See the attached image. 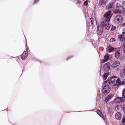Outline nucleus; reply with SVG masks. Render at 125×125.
Masks as SVG:
<instances>
[{
	"mask_svg": "<svg viewBox=\"0 0 125 125\" xmlns=\"http://www.w3.org/2000/svg\"><path fill=\"white\" fill-rule=\"evenodd\" d=\"M123 34L125 36V28H124L123 30Z\"/></svg>",
	"mask_w": 125,
	"mask_h": 125,
	"instance_id": "nucleus-25",
	"label": "nucleus"
},
{
	"mask_svg": "<svg viewBox=\"0 0 125 125\" xmlns=\"http://www.w3.org/2000/svg\"><path fill=\"white\" fill-rule=\"evenodd\" d=\"M100 26L102 28L104 27L105 29L108 30L110 28L111 25L109 22H107L106 23L104 22H102L101 23Z\"/></svg>",
	"mask_w": 125,
	"mask_h": 125,
	"instance_id": "nucleus-2",
	"label": "nucleus"
},
{
	"mask_svg": "<svg viewBox=\"0 0 125 125\" xmlns=\"http://www.w3.org/2000/svg\"><path fill=\"white\" fill-rule=\"evenodd\" d=\"M103 118V119H104V118H105L103 117V118Z\"/></svg>",
	"mask_w": 125,
	"mask_h": 125,
	"instance_id": "nucleus-42",
	"label": "nucleus"
},
{
	"mask_svg": "<svg viewBox=\"0 0 125 125\" xmlns=\"http://www.w3.org/2000/svg\"><path fill=\"white\" fill-rule=\"evenodd\" d=\"M123 21L122 17L120 16L117 15L114 19V21L117 23H121Z\"/></svg>",
	"mask_w": 125,
	"mask_h": 125,
	"instance_id": "nucleus-5",
	"label": "nucleus"
},
{
	"mask_svg": "<svg viewBox=\"0 0 125 125\" xmlns=\"http://www.w3.org/2000/svg\"><path fill=\"white\" fill-rule=\"evenodd\" d=\"M123 6H124L125 7V1L123 2Z\"/></svg>",
	"mask_w": 125,
	"mask_h": 125,
	"instance_id": "nucleus-35",
	"label": "nucleus"
},
{
	"mask_svg": "<svg viewBox=\"0 0 125 125\" xmlns=\"http://www.w3.org/2000/svg\"><path fill=\"white\" fill-rule=\"evenodd\" d=\"M124 51L125 53V47H124Z\"/></svg>",
	"mask_w": 125,
	"mask_h": 125,
	"instance_id": "nucleus-39",
	"label": "nucleus"
},
{
	"mask_svg": "<svg viewBox=\"0 0 125 125\" xmlns=\"http://www.w3.org/2000/svg\"><path fill=\"white\" fill-rule=\"evenodd\" d=\"M119 98L120 102H122V101L125 100V97H120Z\"/></svg>",
	"mask_w": 125,
	"mask_h": 125,
	"instance_id": "nucleus-21",
	"label": "nucleus"
},
{
	"mask_svg": "<svg viewBox=\"0 0 125 125\" xmlns=\"http://www.w3.org/2000/svg\"><path fill=\"white\" fill-rule=\"evenodd\" d=\"M125 26V23H123L122 24V26Z\"/></svg>",
	"mask_w": 125,
	"mask_h": 125,
	"instance_id": "nucleus-40",
	"label": "nucleus"
},
{
	"mask_svg": "<svg viewBox=\"0 0 125 125\" xmlns=\"http://www.w3.org/2000/svg\"><path fill=\"white\" fill-rule=\"evenodd\" d=\"M103 2L102 0H100L98 2V4L99 6L102 5L103 4Z\"/></svg>",
	"mask_w": 125,
	"mask_h": 125,
	"instance_id": "nucleus-23",
	"label": "nucleus"
},
{
	"mask_svg": "<svg viewBox=\"0 0 125 125\" xmlns=\"http://www.w3.org/2000/svg\"><path fill=\"white\" fill-rule=\"evenodd\" d=\"M120 64V62L118 61H115L112 64L111 67L113 68L116 67L118 66Z\"/></svg>",
	"mask_w": 125,
	"mask_h": 125,
	"instance_id": "nucleus-9",
	"label": "nucleus"
},
{
	"mask_svg": "<svg viewBox=\"0 0 125 125\" xmlns=\"http://www.w3.org/2000/svg\"><path fill=\"white\" fill-rule=\"evenodd\" d=\"M111 11H109L106 12L104 15V17L105 18V20L107 22H108L110 21V18L112 16L111 13Z\"/></svg>",
	"mask_w": 125,
	"mask_h": 125,
	"instance_id": "nucleus-3",
	"label": "nucleus"
},
{
	"mask_svg": "<svg viewBox=\"0 0 125 125\" xmlns=\"http://www.w3.org/2000/svg\"><path fill=\"white\" fill-rule=\"evenodd\" d=\"M112 97V95H108L106 98L105 100V102H107L109 100L111 99Z\"/></svg>",
	"mask_w": 125,
	"mask_h": 125,
	"instance_id": "nucleus-15",
	"label": "nucleus"
},
{
	"mask_svg": "<svg viewBox=\"0 0 125 125\" xmlns=\"http://www.w3.org/2000/svg\"><path fill=\"white\" fill-rule=\"evenodd\" d=\"M116 6V7H119L120 6V4L119 3H117Z\"/></svg>",
	"mask_w": 125,
	"mask_h": 125,
	"instance_id": "nucleus-32",
	"label": "nucleus"
},
{
	"mask_svg": "<svg viewBox=\"0 0 125 125\" xmlns=\"http://www.w3.org/2000/svg\"><path fill=\"white\" fill-rule=\"evenodd\" d=\"M109 56L110 55L109 54H107L104 56L103 59L102 60L103 63H104L107 61L109 57Z\"/></svg>",
	"mask_w": 125,
	"mask_h": 125,
	"instance_id": "nucleus-11",
	"label": "nucleus"
},
{
	"mask_svg": "<svg viewBox=\"0 0 125 125\" xmlns=\"http://www.w3.org/2000/svg\"><path fill=\"white\" fill-rule=\"evenodd\" d=\"M115 39L114 38H111L110 39V42H112L115 41Z\"/></svg>",
	"mask_w": 125,
	"mask_h": 125,
	"instance_id": "nucleus-24",
	"label": "nucleus"
},
{
	"mask_svg": "<svg viewBox=\"0 0 125 125\" xmlns=\"http://www.w3.org/2000/svg\"><path fill=\"white\" fill-rule=\"evenodd\" d=\"M110 88L108 85H106L104 86L103 90V92L104 94H108L110 91Z\"/></svg>",
	"mask_w": 125,
	"mask_h": 125,
	"instance_id": "nucleus-4",
	"label": "nucleus"
},
{
	"mask_svg": "<svg viewBox=\"0 0 125 125\" xmlns=\"http://www.w3.org/2000/svg\"><path fill=\"white\" fill-rule=\"evenodd\" d=\"M107 80L109 84L114 86H115L117 85H122L125 84V81L121 82L119 79L117 78L115 76H113L110 78L109 77Z\"/></svg>",
	"mask_w": 125,
	"mask_h": 125,
	"instance_id": "nucleus-1",
	"label": "nucleus"
},
{
	"mask_svg": "<svg viewBox=\"0 0 125 125\" xmlns=\"http://www.w3.org/2000/svg\"><path fill=\"white\" fill-rule=\"evenodd\" d=\"M27 52L24 51L21 55V58L22 60L25 59L27 57Z\"/></svg>",
	"mask_w": 125,
	"mask_h": 125,
	"instance_id": "nucleus-10",
	"label": "nucleus"
},
{
	"mask_svg": "<svg viewBox=\"0 0 125 125\" xmlns=\"http://www.w3.org/2000/svg\"><path fill=\"white\" fill-rule=\"evenodd\" d=\"M118 109V106H116L115 108V109L116 110H117Z\"/></svg>",
	"mask_w": 125,
	"mask_h": 125,
	"instance_id": "nucleus-36",
	"label": "nucleus"
},
{
	"mask_svg": "<svg viewBox=\"0 0 125 125\" xmlns=\"http://www.w3.org/2000/svg\"><path fill=\"white\" fill-rule=\"evenodd\" d=\"M124 47H125V41L123 43Z\"/></svg>",
	"mask_w": 125,
	"mask_h": 125,
	"instance_id": "nucleus-38",
	"label": "nucleus"
},
{
	"mask_svg": "<svg viewBox=\"0 0 125 125\" xmlns=\"http://www.w3.org/2000/svg\"><path fill=\"white\" fill-rule=\"evenodd\" d=\"M110 64L109 62L106 63L104 65V70L106 72H108L110 69Z\"/></svg>",
	"mask_w": 125,
	"mask_h": 125,
	"instance_id": "nucleus-6",
	"label": "nucleus"
},
{
	"mask_svg": "<svg viewBox=\"0 0 125 125\" xmlns=\"http://www.w3.org/2000/svg\"><path fill=\"white\" fill-rule=\"evenodd\" d=\"M113 13L115 14H120L122 12V11L120 9H116L113 11Z\"/></svg>",
	"mask_w": 125,
	"mask_h": 125,
	"instance_id": "nucleus-12",
	"label": "nucleus"
},
{
	"mask_svg": "<svg viewBox=\"0 0 125 125\" xmlns=\"http://www.w3.org/2000/svg\"><path fill=\"white\" fill-rule=\"evenodd\" d=\"M72 58L71 56H69V57H67L66 58V59L67 60H68L69 59H70V58Z\"/></svg>",
	"mask_w": 125,
	"mask_h": 125,
	"instance_id": "nucleus-34",
	"label": "nucleus"
},
{
	"mask_svg": "<svg viewBox=\"0 0 125 125\" xmlns=\"http://www.w3.org/2000/svg\"><path fill=\"white\" fill-rule=\"evenodd\" d=\"M117 118V119H119L120 118H119V117H118V118Z\"/></svg>",
	"mask_w": 125,
	"mask_h": 125,
	"instance_id": "nucleus-41",
	"label": "nucleus"
},
{
	"mask_svg": "<svg viewBox=\"0 0 125 125\" xmlns=\"http://www.w3.org/2000/svg\"><path fill=\"white\" fill-rule=\"evenodd\" d=\"M123 110L124 112L125 113V104L123 106Z\"/></svg>",
	"mask_w": 125,
	"mask_h": 125,
	"instance_id": "nucleus-30",
	"label": "nucleus"
},
{
	"mask_svg": "<svg viewBox=\"0 0 125 125\" xmlns=\"http://www.w3.org/2000/svg\"><path fill=\"white\" fill-rule=\"evenodd\" d=\"M39 1V0H34V4H36Z\"/></svg>",
	"mask_w": 125,
	"mask_h": 125,
	"instance_id": "nucleus-31",
	"label": "nucleus"
},
{
	"mask_svg": "<svg viewBox=\"0 0 125 125\" xmlns=\"http://www.w3.org/2000/svg\"><path fill=\"white\" fill-rule=\"evenodd\" d=\"M96 113L100 116H102V114L100 110H97L96 111Z\"/></svg>",
	"mask_w": 125,
	"mask_h": 125,
	"instance_id": "nucleus-20",
	"label": "nucleus"
},
{
	"mask_svg": "<svg viewBox=\"0 0 125 125\" xmlns=\"http://www.w3.org/2000/svg\"><path fill=\"white\" fill-rule=\"evenodd\" d=\"M122 92L123 96L125 97V88L123 89Z\"/></svg>",
	"mask_w": 125,
	"mask_h": 125,
	"instance_id": "nucleus-22",
	"label": "nucleus"
},
{
	"mask_svg": "<svg viewBox=\"0 0 125 125\" xmlns=\"http://www.w3.org/2000/svg\"><path fill=\"white\" fill-rule=\"evenodd\" d=\"M107 49L109 52H111L114 50V48L112 46L110 45L108 47Z\"/></svg>",
	"mask_w": 125,
	"mask_h": 125,
	"instance_id": "nucleus-16",
	"label": "nucleus"
},
{
	"mask_svg": "<svg viewBox=\"0 0 125 125\" xmlns=\"http://www.w3.org/2000/svg\"><path fill=\"white\" fill-rule=\"evenodd\" d=\"M118 40L121 42L124 41L125 39V38L122 35H119L118 36Z\"/></svg>",
	"mask_w": 125,
	"mask_h": 125,
	"instance_id": "nucleus-13",
	"label": "nucleus"
},
{
	"mask_svg": "<svg viewBox=\"0 0 125 125\" xmlns=\"http://www.w3.org/2000/svg\"><path fill=\"white\" fill-rule=\"evenodd\" d=\"M115 26H112V28L111 29V31H113L115 30Z\"/></svg>",
	"mask_w": 125,
	"mask_h": 125,
	"instance_id": "nucleus-29",
	"label": "nucleus"
},
{
	"mask_svg": "<svg viewBox=\"0 0 125 125\" xmlns=\"http://www.w3.org/2000/svg\"><path fill=\"white\" fill-rule=\"evenodd\" d=\"M122 51L120 50H118L115 53V57L117 58H119L121 56Z\"/></svg>",
	"mask_w": 125,
	"mask_h": 125,
	"instance_id": "nucleus-8",
	"label": "nucleus"
},
{
	"mask_svg": "<svg viewBox=\"0 0 125 125\" xmlns=\"http://www.w3.org/2000/svg\"><path fill=\"white\" fill-rule=\"evenodd\" d=\"M84 4L85 6H87L88 5V4L87 1L86 0L84 2Z\"/></svg>",
	"mask_w": 125,
	"mask_h": 125,
	"instance_id": "nucleus-28",
	"label": "nucleus"
},
{
	"mask_svg": "<svg viewBox=\"0 0 125 125\" xmlns=\"http://www.w3.org/2000/svg\"><path fill=\"white\" fill-rule=\"evenodd\" d=\"M114 5L113 2H111L107 5L106 6V8L108 10H110L113 8Z\"/></svg>",
	"mask_w": 125,
	"mask_h": 125,
	"instance_id": "nucleus-7",
	"label": "nucleus"
},
{
	"mask_svg": "<svg viewBox=\"0 0 125 125\" xmlns=\"http://www.w3.org/2000/svg\"><path fill=\"white\" fill-rule=\"evenodd\" d=\"M109 74V73H104L103 76V77L104 79L106 80Z\"/></svg>",
	"mask_w": 125,
	"mask_h": 125,
	"instance_id": "nucleus-17",
	"label": "nucleus"
},
{
	"mask_svg": "<svg viewBox=\"0 0 125 125\" xmlns=\"http://www.w3.org/2000/svg\"><path fill=\"white\" fill-rule=\"evenodd\" d=\"M81 3V2L80 1H78L77 3H76L77 4H80Z\"/></svg>",
	"mask_w": 125,
	"mask_h": 125,
	"instance_id": "nucleus-37",
	"label": "nucleus"
},
{
	"mask_svg": "<svg viewBox=\"0 0 125 125\" xmlns=\"http://www.w3.org/2000/svg\"><path fill=\"white\" fill-rule=\"evenodd\" d=\"M121 114L119 112L116 113L115 114V117H121Z\"/></svg>",
	"mask_w": 125,
	"mask_h": 125,
	"instance_id": "nucleus-18",
	"label": "nucleus"
},
{
	"mask_svg": "<svg viewBox=\"0 0 125 125\" xmlns=\"http://www.w3.org/2000/svg\"><path fill=\"white\" fill-rule=\"evenodd\" d=\"M102 0L103 2V3L104 4H106L107 1V0Z\"/></svg>",
	"mask_w": 125,
	"mask_h": 125,
	"instance_id": "nucleus-27",
	"label": "nucleus"
},
{
	"mask_svg": "<svg viewBox=\"0 0 125 125\" xmlns=\"http://www.w3.org/2000/svg\"><path fill=\"white\" fill-rule=\"evenodd\" d=\"M90 20L91 21V23L92 24H93V19L91 18Z\"/></svg>",
	"mask_w": 125,
	"mask_h": 125,
	"instance_id": "nucleus-33",
	"label": "nucleus"
},
{
	"mask_svg": "<svg viewBox=\"0 0 125 125\" xmlns=\"http://www.w3.org/2000/svg\"><path fill=\"white\" fill-rule=\"evenodd\" d=\"M114 102L116 103L120 102L119 97L116 98L114 100Z\"/></svg>",
	"mask_w": 125,
	"mask_h": 125,
	"instance_id": "nucleus-19",
	"label": "nucleus"
},
{
	"mask_svg": "<svg viewBox=\"0 0 125 125\" xmlns=\"http://www.w3.org/2000/svg\"><path fill=\"white\" fill-rule=\"evenodd\" d=\"M125 69L122 70L121 71L120 75L121 77L124 78L125 77Z\"/></svg>",
	"mask_w": 125,
	"mask_h": 125,
	"instance_id": "nucleus-14",
	"label": "nucleus"
},
{
	"mask_svg": "<svg viewBox=\"0 0 125 125\" xmlns=\"http://www.w3.org/2000/svg\"><path fill=\"white\" fill-rule=\"evenodd\" d=\"M122 123L123 124V125H125V118H123Z\"/></svg>",
	"mask_w": 125,
	"mask_h": 125,
	"instance_id": "nucleus-26",
	"label": "nucleus"
}]
</instances>
